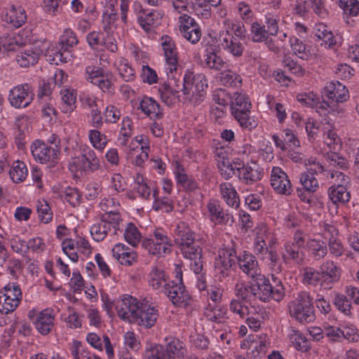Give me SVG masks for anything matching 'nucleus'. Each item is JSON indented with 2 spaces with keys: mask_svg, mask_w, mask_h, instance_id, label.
Wrapping results in <instances>:
<instances>
[{
  "mask_svg": "<svg viewBox=\"0 0 359 359\" xmlns=\"http://www.w3.org/2000/svg\"><path fill=\"white\" fill-rule=\"evenodd\" d=\"M252 104L249 97L240 93H233L231 97V114L239 123L240 126L249 131L257 128L258 121L250 115Z\"/></svg>",
  "mask_w": 359,
  "mask_h": 359,
  "instance_id": "nucleus-1",
  "label": "nucleus"
},
{
  "mask_svg": "<svg viewBox=\"0 0 359 359\" xmlns=\"http://www.w3.org/2000/svg\"><path fill=\"white\" fill-rule=\"evenodd\" d=\"M290 316L302 324L313 322L316 319L313 298L309 293L302 291L288 304Z\"/></svg>",
  "mask_w": 359,
  "mask_h": 359,
  "instance_id": "nucleus-2",
  "label": "nucleus"
},
{
  "mask_svg": "<svg viewBox=\"0 0 359 359\" xmlns=\"http://www.w3.org/2000/svg\"><path fill=\"white\" fill-rule=\"evenodd\" d=\"M75 33L70 29H65L58 44L48 49L46 57L51 64L59 65L60 62H67L70 55L71 48L78 43Z\"/></svg>",
  "mask_w": 359,
  "mask_h": 359,
  "instance_id": "nucleus-3",
  "label": "nucleus"
},
{
  "mask_svg": "<svg viewBox=\"0 0 359 359\" xmlns=\"http://www.w3.org/2000/svg\"><path fill=\"white\" fill-rule=\"evenodd\" d=\"M175 279L164 284L165 294L175 306L186 307L190 304L191 299L183 284L182 272L178 267L176 269Z\"/></svg>",
  "mask_w": 359,
  "mask_h": 359,
  "instance_id": "nucleus-4",
  "label": "nucleus"
},
{
  "mask_svg": "<svg viewBox=\"0 0 359 359\" xmlns=\"http://www.w3.org/2000/svg\"><path fill=\"white\" fill-rule=\"evenodd\" d=\"M349 97L348 90L339 81H331L324 88L322 95V102L324 110L330 109L337 110V104L346 101Z\"/></svg>",
  "mask_w": 359,
  "mask_h": 359,
  "instance_id": "nucleus-5",
  "label": "nucleus"
},
{
  "mask_svg": "<svg viewBox=\"0 0 359 359\" xmlns=\"http://www.w3.org/2000/svg\"><path fill=\"white\" fill-rule=\"evenodd\" d=\"M100 168V161L94 150L84 148L80 156L72 158L69 168L72 171H83L93 172Z\"/></svg>",
  "mask_w": 359,
  "mask_h": 359,
  "instance_id": "nucleus-6",
  "label": "nucleus"
},
{
  "mask_svg": "<svg viewBox=\"0 0 359 359\" xmlns=\"http://www.w3.org/2000/svg\"><path fill=\"white\" fill-rule=\"evenodd\" d=\"M34 93L31 85L22 83L14 86L9 91L8 100L16 109L26 108L33 101Z\"/></svg>",
  "mask_w": 359,
  "mask_h": 359,
  "instance_id": "nucleus-7",
  "label": "nucleus"
},
{
  "mask_svg": "<svg viewBox=\"0 0 359 359\" xmlns=\"http://www.w3.org/2000/svg\"><path fill=\"white\" fill-rule=\"evenodd\" d=\"M236 251L233 248H224L219 252L215 259V268L219 278H226L231 274V269L236 266Z\"/></svg>",
  "mask_w": 359,
  "mask_h": 359,
  "instance_id": "nucleus-8",
  "label": "nucleus"
},
{
  "mask_svg": "<svg viewBox=\"0 0 359 359\" xmlns=\"http://www.w3.org/2000/svg\"><path fill=\"white\" fill-rule=\"evenodd\" d=\"M141 304L136 298L125 295L123 299L116 301V310L118 317L133 323Z\"/></svg>",
  "mask_w": 359,
  "mask_h": 359,
  "instance_id": "nucleus-9",
  "label": "nucleus"
},
{
  "mask_svg": "<svg viewBox=\"0 0 359 359\" xmlns=\"http://www.w3.org/2000/svg\"><path fill=\"white\" fill-rule=\"evenodd\" d=\"M31 151L34 159L41 163H55L60 149L58 145L48 147L45 142L37 140L32 144Z\"/></svg>",
  "mask_w": 359,
  "mask_h": 359,
  "instance_id": "nucleus-10",
  "label": "nucleus"
},
{
  "mask_svg": "<svg viewBox=\"0 0 359 359\" xmlns=\"http://www.w3.org/2000/svg\"><path fill=\"white\" fill-rule=\"evenodd\" d=\"M161 44L165 58L167 75L176 72L178 63V52L176 43L173 39L168 35H163L161 38Z\"/></svg>",
  "mask_w": 359,
  "mask_h": 359,
  "instance_id": "nucleus-11",
  "label": "nucleus"
},
{
  "mask_svg": "<svg viewBox=\"0 0 359 359\" xmlns=\"http://www.w3.org/2000/svg\"><path fill=\"white\" fill-rule=\"evenodd\" d=\"M271 185L280 194L288 196L292 189L287 175L279 167H273L271 174Z\"/></svg>",
  "mask_w": 359,
  "mask_h": 359,
  "instance_id": "nucleus-12",
  "label": "nucleus"
},
{
  "mask_svg": "<svg viewBox=\"0 0 359 359\" xmlns=\"http://www.w3.org/2000/svg\"><path fill=\"white\" fill-rule=\"evenodd\" d=\"M86 79L97 86L103 92L111 91L112 83L107 76L103 74V69L100 67L88 66L86 68Z\"/></svg>",
  "mask_w": 359,
  "mask_h": 359,
  "instance_id": "nucleus-13",
  "label": "nucleus"
},
{
  "mask_svg": "<svg viewBox=\"0 0 359 359\" xmlns=\"http://www.w3.org/2000/svg\"><path fill=\"white\" fill-rule=\"evenodd\" d=\"M321 287L325 289H331L340 278V269L333 262L327 261L320 267Z\"/></svg>",
  "mask_w": 359,
  "mask_h": 359,
  "instance_id": "nucleus-14",
  "label": "nucleus"
},
{
  "mask_svg": "<svg viewBox=\"0 0 359 359\" xmlns=\"http://www.w3.org/2000/svg\"><path fill=\"white\" fill-rule=\"evenodd\" d=\"M209 217L215 224H227L233 222V217L228 210H224L217 200H210L207 204Z\"/></svg>",
  "mask_w": 359,
  "mask_h": 359,
  "instance_id": "nucleus-15",
  "label": "nucleus"
},
{
  "mask_svg": "<svg viewBox=\"0 0 359 359\" xmlns=\"http://www.w3.org/2000/svg\"><path fill=\"white\" fill-rule=\"evenodd\" d=\"M219 41L222 48L235 57H241L245 46L237 40L229 31H222L219 34Z\"/></svg>",
  "mask_w": 359,
  "mask_h": 359,
  "instance_id": "nucleus-16",
  "label": "nucleus"
},
{
  "mask_svg": "<svg viewBox=\"0 0 359 359\" xmlns=\"http://www.w3.org/2000/svg\"><path fill=\"white\" fill-rule=\"evenodd\" d=\"M184 257L191 260L190 266L194 272L199 274L203 271L202 248L198 244L191 245L187 247H180Z\"/></svg>",
  "mask_w": 359,
  "mask_h": 359,
  "instance_id": "nucleus-17",
  "label": "nucleus"
},
{
  "mask_svg": "<svg viewBox=\"0 0 359 359\" xmlns=\"http://www.w3.org/2000/svg\"><path fill=\"white\" fill-rule=\"evenodd\" d=\"M203 55V67L211 70L221 71L225 67L226 62L221 55H218L216 46H206Z\"/></svg>",
  "mask_w": 359,
  "mask_h": 359,
  "instance_id": "nucleus-18",
  "label": "nucleus"
},
{
  "mask_svg": "<svg viewBox=\"0 0 359 359\" xmlns=\"http://www.w3.org/2000/svg\"><path fill=\"white\" fill-rule=\"evenodd\" d=\"M237 261L240 269L248 276L255 278L260 275L258 262L252 254L243 251L242 254L237 257Z\"/></svg>",
  "mask_w": 359,
  "mask_h": 359,
  "instance_id": "nucleus-19",
  "label": "nucleus"
},
{
  "mask_svg": "<svg viewBox=\"0 0 359 359\" xmlns=\"http://www.w3.org/2000/svg\"><path fill=\"white\" fill-rule=\"evenodd\" d=\"M141 304L138 313L133 323H136L139 325H143L147 328H150L154 326L158 317V310L154 307H147Z\"/></svg>",
  "mask_w": 359,
  "mask_h": 359,
  "instance_id": "nucleus-20",
  "label": "nucleus"
},
{
  "mask_svg": "<svg viewBox=\"0 0 359 359\" xmlns=\"http://www.w3.org/2000/svg\"><path fill=\"white\" fill-rule=\"evenodd\" d=\"M55 313L52 309L41 311L34 323L36 329L42 335H47L54 326Z\"/></svg>",
  "mask_w": 359,
  "mask_h": 359,
  "instance_id": "nucleus-21",
  "label": "nucleus"
},
{
  "mask_svg": "<svg viewBox=\"0 0 359 359\" xmlns=\"http://www.w3.org/2000/svg\"><path fill=\"white\" fill-rule=\"evenodd\" d=\"M237 176L239 180L245 184H252L262 179V172L257 163L252 162L246 163L244 169L240 174H237Z\"/></svg>",
  "mask_w": 359,
  "mask_h": 359,
  "instance_id": "nucleus-22",
  "label": "nucleus"
},
{
  "mask_svg": "<svg viewBox=\"0 0 359 359\" xmlns=\"http://www.w3.org/2000/svg\"><path fill=\"white\" fill-rule=\"evenodd\" d=\"M170 81L168 84H170L172 86V89L174 92L177 94L180 92H183L184 95H189L191 90V82L193 80L192 73L187 72L183 76V79L180 80V79H176L172 74H169L168 76Z\"/></svg>",
  "mask_w": 359,
  "mask_h": 359,
  "instance_id": "nucleus-23",
  "label": "nucleus"
},
{
  "mask_svg": "<svg viewBox=\"0 0 359 359\" xmlns=\"http://www.w3.org/2000/svg\"><path fill=\"white\" fill-rule=\"evenodd\" d=\"M219 192L226 203L233 208H238L240 205L238 194L232 185L229 182H223L219 185Z\"/></svg>",
  "mask_w": 359,
  "mask_h": 359,
  "instance_id": "nucleus-24",
  "label": "nucleus"
},
{
  "mask_svg": "<svg viewBox=\"0 0 359 359\" xmlns=\"http://www.w3.org/2000/svg\"><path fill=\"white\" fill-rule=\"evenodd\" d=\"M142 246L147 250L149 254L156 256H162L170 252L171 247L165 245L160 240L146 238L142 243Z\"/></svg>",
  "mask_w": 359,
  "mask_h": 359,
  "instance_id": "nucleus-25",
  "label": "nucleus"
},
{
  "mask_svg": "<svg viewBox=\"0 0 359 359\" xmlns=\"http://www.w3.org/2000/svg\"><path fill=\"white\" fill-rule=\"evenodd\" d=\"M256 299L264 302H269L270 280L264 275H258L254 278Z\"/></svg>",
  "mask_w": 359,
  "mask_h": 359,
  "instance_id": "nucleus-26",
  "label": "nucleus"
},
{
  "mask_svg": "<svg viewBox=\"0 0 359 359\" xmlns=\"http://www.w3.org/2000/svg\"><path fill=\"white\" fill-rule=\"evenodd\" d=\"M164 348L168 359H181L187 353L184 343L178 339H173L164 346Z\"/></svg>",
  "mask_w": 359,
  "mask_h": 359,
  "instance_id": "nucleus-27",
  "label": "nucleus"
},
{
  "mask_svg": "<svg viewBox=\"0 0 359 359\" xmlns=\"http://www.w3.org/2000/svg\"><path fill=\"white\" fill-rule=\"evenodd\" d=\"M41 53L42 50L39 49L36 50L32 48L25 49L17 55L16 61L22 67H28L37 62Z\"/></svg>",
  "mask_w": 359,
  "mask_h": 359,
  "instance_id": "nucleus-28",
  "label": "nucleus"
},
{
  "mask_svg": "<svg viewBox=\"0 0 359 359\" xmlns=\"http://www.w3.org/2000/svg\"><path fill=\"white\" fill-rule=\"evenodd\" d=\"M282 256L285 262L292 260L296 264H300L304 261V255L300 247L287 242L284 245V252H283Z\"/></svg>",
  "mask_w": 359,
  "mask_h": 359,
  "instance_id": "nucleus-29",
  "label": "nucleus"
},
{
  "mask_svg": "<svg viewBox=\"0 0 359 359\" xmlns=\"http://www.w3.org/2000/svg\"><path fill=\"white\" fill-rule=\"evenodd\" d=\"M4 20L18 28L25 23L27 15L25 14V10L21 7L16 8L12 6L9 11L6 13Z\"/></svg>",
  "mask_w": 359,
  "mask_h": 359,
  "instance_id": "nucleus-30",
  "label": "nucleus"
},
{
  "mask_svg": "<svg viewBox=\"0 0 359 359\" xmlns=\"http://www.w3.org/2000/svg\"><path fill=\"white\" fill-rule=\"evenodd\" d=\"M137 109H141L146 115H154L156 118H161L163 116V112L160 109V105L151 97H144Z\"/></svg>",
  "mask_w": 359,
  "mask_h": 359,
  "instance_id": "nucleus-31",
  "label": "nucleus"
},
{
  "mask_svg": "<svg viewBox=\"0 0 359 359\" xmlns=\"http://www.w3.org/2000/svg\"><path fill=\"white\" fill-rule=\"evenodd\" d=\"M328 196L334 204L348 202L351 198L350 193L344 185H333L330 187Z\"/></svg>",
  "mask_w": 359,
  "mask_h": 359,
  "instance_id": "nucleus-32",
  "label": "nucleus"
},
{
  "mask_svg": "<svg viewBox=\"0 0 359 359\" xmlns=\"http://www.w3.org/2000/svg\"><path fill=\"white\" fill-rule=\"evenodd\" d=\"M306 246L315 260H320L326 256L327 248L325 243L320 240L310 239Z\"/></svg>",
  "mask_w": 359,
  "mask_h": 359,
  "instance_id": "nucleus-33",
  "label": "nucleus"
},
{
  "mask_svg": "<svg viewBox=\"0 0 359 359\" xmlns=\"http://www.w3.org/2000/svg\"><path fill=\"white\" fill-rule=\"evenodd\" d=\"M250 34L252 41L255 43H263L269 36H271L266 30L262 22L255 20L250 25Z\"/></svg>",
  "mask_w": 359,
  "mask_h": 359,
  "instance_id": "nucleus-34",
  "label": "nucleus"
},
{
  "mask_svg": "<svg viewBox=\"0 0 359 359\" xmlns=\"http://www.w3.org/2000/svg\"><path fill=\"white\" fill-rule=\"evenodd\" d=\"M254 281L250 284L238 283L236 285V295L245 302H250L256 299V292Z\"/></svg>",
  "mask_w": 359,
  "mask_h": 359,
  "instance_id": "nucleus-35",
  "label": "nucleus"
},
{
  "mask_svg": "<svg viewBox=\"0 0 359 359\" xmlns=\"http://www.w3.org/2000/svg\"><path fill=\"white\" fill-rule=\"evenodd\" d=\"M250 340L249 348H251V358L261 359L266 355L267 346L265 341L262 340L257 341V336L250 335L248 337Z\"/></svg>",
  "mask_w": 359,
  "mask_h": 359,
  "instance_id": "nucleus-36",
  "label": "nucleus"
},
{
  "mask_svg": "<svg viewBox=\"0 0 359 359\" xmlns=\"http://www.w3.org/2000/svg\"><path fill=\"white\" fill-rule=\"evenodd\" d=\"M28 170L24 162L17 161L13 163L9 171V175L15 183L24 181L27 175Z\"/></svg>",
  "mask_w": 359,
  "mask_h": 359,
  "instance_id": "nucleus-37",
  "label": "nucleus"
},
{
  "mask_svg": "<svg viewBox=\"0 0 359 359\" xmlns=\"http://www.w3.org/2000/svg\"><path fill=\"white\" fill-rule=\"evenodd\" d=\"M289 338L297 350L306 352L310 348L309 341L304 334L299 331L292 330L289 334Z\"/></svg>",
  "mask_w": 359,
  "mask_h": 359,
  "instance_id": "nucleus-38",
  "label": "nucleus"
},
{
  "mask_svg": "<svg viewBox=\"0 0 359 359\" xmlns=\"http://www.w3.org/2000/svg\"><path fill=\"white\" fill-rule=\"evenodd\" d=\"M161 100L168 106H172L179 97V95L174 92L172 86L167 83L161 84L158 88Z\"/></svg>",
  "mask_w": 359,
  "mask_h": 359,
  "instance_id": "nucleus-39",
  "label": "nucleus"
},
{
  "mask_svg": "<svg viewBox=\"0 0 359 359\" xmlns=\"http://www.w3.org/2000/svg\"><path fill=\"white\" fill-rule=\"evenodd\" d=\"M142 15L137 18V22L141 27L146 32L151 30V27L157 22L158 13L153 10L149 13L142 11Z\"/></svg>",
  "mask_w": 359,
  "mask_h": 359,
  "instance_id": "nucleus-40",
  "label": "nucleus"
},
{
  "mask_svg": "<svg viewBox=\"0 0 359 359\" xmlns=\"http://www.w3.org/2000/svg\"><path fill=\"white\" fill-rule=\"evenodd\" d=\"M290 47L298 57L302 60H306L310 56L309 50H306V45L304 42L296 36H291L289 39Z\"/></svg>",
  "mask_w": 359,
  "mask_h": 359,
  "instance_id": "nucleus-41",
  "label": "nucleus"
},
{
  "mask_svg": "<svg viewBox=\"0 0 359 359\" xmlns=\"http://www.w3.org/2000/svg\"><path fill=\"white\" fill-rule=\"evenodd\" d=\"M180 226H178V238H177L180 248L190 246L191 245L198 244V242L195 241V233L189 227H183L180 229Z\"/></svg>",
  "mask_w": 359,
  "mask_h": 359,
  "instance_id": "nucleus-42",
  "label": "nucleus"
},
{
  "mask_svg": "<svg viewBox=\"0 0 359 359\" xmlns=\"http://www.w3.org/2000/svg\"><path fill=\"white\" fill-rule=\"evenodd\" d=\"M148 283L154 289L157 290L166 282V276L163 270L155 266L148 275Z\"/></svg>",
  "mask_w": 359,
  "mask_h": 359,
  "instance_id": "nucleus-43",
  "label": "nucleus"
},
{
  "mask_svg": "<svg viewBox=\"0 0 359 359\" xmlns=\"http://www.w3.org/2000/svg\"><path fill=\"white\" fill-rule=\"evenodd\" d=\"M100 219L110 228L114 229V233L120 229V224L122 221L121 215L118 212L109 211L100 215Z\"/></svg>",
  "mask_w": 359,
  "mask_h": 359,
  "instance_id": "nucleus-44",
  "label": "nucleus"
},
{
  "mask_svg": "<svg viewBox=\"0 0 359 359\" xmlns=\"http://www.w3.org/2000/svg\"><path fill=\"white\" fill-rule=\"evenodd\" d=\"M304 281L309 285L313 286H321V273L320 269L316 270L313 267L306 266L303 269Z\"/></svg>",
  "mask_w": 359,
  "mask_h": 359,
  "instance_id": "nucleus-45",
  "label": "nucleus"
},
{
  "mask_svg": "<svg viewBox=\"0 0 359 359\" xmlns=\"http://www.w3.org/2000/svg\"><path fill=\"white\" fill-rule=\"evenodd\" d=\"M297 100L306 107L316 108L324 111L323 106H320L322 100L313 93L299 94L297 96Z\"/></svg>",
  "mask_w": 359,
  "mask_h": 359,
  "instance_id": "nucleus-46",
  "label": "nucleus"
},
{
  "mask_svg": "<svg viewBox=\"0 0 359 359\" xmlns=\"http://www.w3.org/2000/svg\"><path fill=\"white\" fill-rule=\"evenodd\" d=\"M20 298L6 297L0 295V313L8 314L13 312L19 305Z\"/></svg>",
  "mask_w": 359,
  "mask_h": 359,
  "instance_id": "nucleus-47",
  "label": "nucleus"
},
{
  "mask_svg": "<svg viewBox=\"0 0 359 359\" xmlns=\"http://www.w3.org/2000/svg\"><path fill=\"white\" fill-rule=\"evenodd\" d=\"M279 18L272 13H268L264 15V20L262 25L267 27L266 30L271 36H278L279 33Z\"/></svg>",
  "mask_w": 359,
  "mask_h": 359,
  "instance_id": "nucleus-48",
  "label": "nucleus"
},
{
  "mask_svg": "<svg viewBox=\"0 0 359 359\" xmlns=\"http://www.w3.org/2000/svg\"><path fill=\"white\" fill-rule=\"evenodd\" d=\"M124 238L128 243L135 247L140 241L141 233L136 226L130 222L126 228Z\"/></svg>",
  "mask_w": 359,
  "mask_h": 359,
  "instance_id": "nucleus-49",
  "label": "nucleus"
},
{
  "mask_svg": "<svg viewBox=\"0 0 359 359\" xmlns=\"http://www.w3.org/2000/svg\"><path fill=\"white\" fill-rule=\"evenodd\" d=\"M110 230V228L100 219L90 227V234L95 241L100 242L106 238Z\"/></svg>",
  "mask_w": 359,
  "mask_h": 359,
  "instance_id": "nucleus-50",
  "label": "nucleus"
},
{
  "mask_svg": "<svg viewBox=\"0 0 359 359\" xmlns=\"http://www.w3.org/2000/svg\"><path fill=\"white\" fill-rule=\"evenodd\" d=\"M89 46L93 50H99L106 44L104 35L102 32L93 31L86 36Z\"/></svg>",
  "mask_w": 359,
  "mask_h": 359,
  "instance_id": "nucleus-51",
  "label": "nucleus"
},
{
  "mask_svg": "<svg viewBox=\"0 0 359 359\" xmlns=\"http://www.w3.org/2000/svg\"><path fill=\"white\" fill-rule=\"evenodd\" d=\"M332 302L337 309L345 315L348 316L351 314V302L346 295L340 293H335Z\"/></svg>",
  "mask_w": 359,
  "mask_h": 359,
  "instance_id": "nucleus-52",
  "label": "nucleus"
},
{
  "mask_svg": "<svg viewBox=\"0 0 359 359\" xmlns=\"http://www.w3.org/2000/svg\"><path fill=\"white\" fill-rule=\"evenodd\" d=\"M338 6L343 9L346 15L357 16L359 14V1L358 0H339Z\"/></svg>",
  "mask_w": 359,
  "mask_h": 359,
  "instance_id": "nucleus-53",
  "label": "nucleus"
},
{
  "mask_svg": "<svg viewBox=\"0 0 359 359\" xmlns=\"http://www.w3.org/2000/svg\"><path fill=\"white\" fill-rule=\"evenodd\" d=\"M299 182L302 185V189L309 193L315 192L318 188V182L312 175L309 173H302Z\"/></svg>",
  "mask_w": 359,
  "mask_h": 359,
  "instance_id": "nucleus-54",
  "label": "nucleus"
},
{
  "mask_svg": "<svg viewBox=\"0 0 359 359\" xmlns=\"http://www.w3.org/2000/svg\"><path fill=\"white\" fill-rule=\"evenodd\" d=\"M20 48L17 39L11 35L0 36V55L5 51H16Z\"/></svg>",
  "mask_w": 359,
  "mask_h": 359,
  "instance_id": "nucleus-55",
  "label": "nucleus"
},
{
  "mask_svg": "<svg viewBox=\"0 0 359 359\" xmlns=\"http://www.w3.org/2000/svg\"><path fill=\"white\" fill-rule=\"evenodd\" d=\"M36 211L42 222L47 224L52 220L53 213L50 210V207L45 200L37 202Z\"/></svg>",
  "mask_w": 359,
  "mask_h": 359,
  "instance_id": "nucleus-56",
  "label": "nucleus"
},
{
  "mask_svg": "<svg viewBox=\"0 0 359 359\" xmlns=\"http://www.w3.org/2000/svg\"><path fill=\"white\" fill-rule=\"evenodd\" d=\"M144 359H168L164 346L156 344L145 351Z\"/></svg>",
  "mask_w": 359,
  "mask_h": 359,
  "instance_id": "nucleus-57",
  "label": "nucleus"
},
{
  "mask_svg": "<svg viewBox=\"0 0 359 359\" xmlns=\"http://www.w3.org/2000/svg\"><path fill=\"white\" fill-rule=\"evenodd\" d=\"M117 69L120 76L125 81L130 82L135 80V70L131 66L129 65L126 60L120 61V63L117 67Z\"/></svg>",
  "mask_w": 359,
  "mask_h": 359,
  "instance_id": "nucleus-58",
  "label": "nucleus"
},
{
  "mask_svg": "<svg viewBox=\"0 0 359 359\" xmlns=\"http://www.w3.org/2000/svg\"><path fill=\"white\" fill-rule=\"evenodd\" d=\"M176 178L177 183L180 184L187 191H191L198 188L196 181L194 178L189 177L186 173L181 172L179 168Z\"/></svg>",
  "mask_w": 359,
  "mask_h": 359,
  "instance_id": "nucleus-59",
  "label": "nucleus"
},
{
  "mask_svg": "<svg viewBox=\"0 0 359 359\" xmlns=\"http://www.w3.org/2000/svg\"><path fill=\"white\" fill-rule=\"evenodd\" d=\"M269 251L263 233H257L254 242V252L264 259Z\"/></svg>",
  "mask_w": 359,
  "mask_h": 359,
  "instance_id": "nucleus-60",
  "label": "nucleus"
},
{
  "mask_svg": "<svg viewBox=\"0 0 359 359\" xmlns=\"http://www.w3.org/2000/svg\"><path fill=\"white\" fill-rule=\"evenodd\" d=\"M221 81L226 86L237 87L241 84L242 79L239 74L229 70L222 73Z\"/></svg>",
  "mask_w": 359,
  "mask_h": 359,
  "instance_id": "nucleus-61",
  "label": "nucleus"
},
{
  "mask_svg": "<svg viewBox=\"0 0 359 359\" xmlns=\"http://www.w3.org/2000/svg\"><path fill=\"white\" fill-rule=\"evenodd\" d=\"M154 201L153 204V209L156 211L163 210L165 212L169 213L173 210V205L172 201L167 197L158 198L156 197V191H154Z\"/></svg>",
  "mask_w": 359,
  "mask_h": 359,
  "instance_id": "nucleus-62",
  "label": "nucleus"
},
{
  "mask_svg": "<svg viewBox=\"0 0 359 359\" xmlns=\"http://www.w3.org/2000/svg\"><path fill=\"white\" fill-rule=\"evenodd\" d=\"M326 159L331 165L341 169H347L349 167L348 160L336 152L327 153Z\"/></svg>",
  "mask_w": 359,
  "mask_h": 359,
  "instance_id": "nucleus-63",
  "label": "nucleus"
},
{
  "mask_svg": "<svg viewBox=\"0 0 359 359\" xmlns=\"http://www.w3.org/2000/svg\"><path fill=\"white\" fill-rule=\"evenodd\" d=\"M89 139L93 146L98 149H103L107 143V137L97 130H91Z\"/></svg>",
  "mask_w": 359,
  "mask_h": 359,
  "instance_id": "nucleus-64",
  "label": "nucleus"
}]
</instances>
